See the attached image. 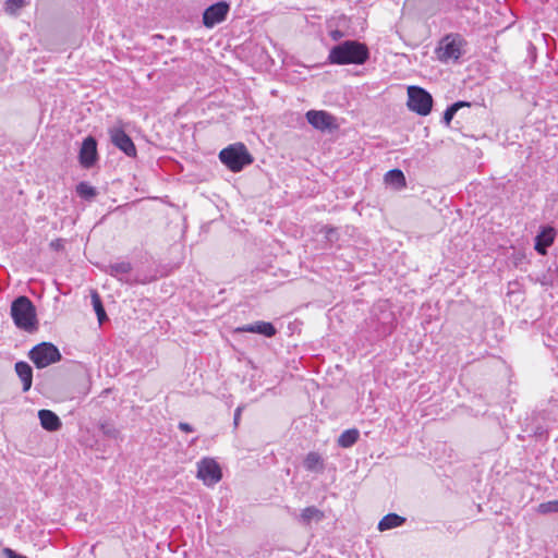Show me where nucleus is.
Here are the masks:
<instances>
[{
    "instance_id": "nucleus-1",
    "label": "nucleus",
    "mask_w": 558,
    "mask_h": 558,
    "mask_svg": "<svg viewBox=\"0 0 558 558\" xmlns=\"http://www.w3.org/2000/svg\"><path fill=\"white\" fill-rule=\"evenodd\" d=\"M369 57L365 44L356 40H345L329 50L328 62L331 64H364Z\"/></svg>"
},
{
    "instance_id": "nucleus-2",
    "label": "nucleus",
    "mask_w": 558,
    "mask_h": 558,
    "mask_svg": "<svg viewBox=\"0 0 558 558\" xmlns=\"http://www.w3.org/2000/svg\"><path fill=\"white\" fill-rule=\"evenodd\" d=\"M11 316L17 328L27 332L37 329L36 308L27 296H19L12 302Z\"/></svg>"
},
{
    "instance_id": "nucleus-3",
    "label": "nucleus",
    "mask_w": 558,
    "mask_h": 558,
    "mask_svg": "<svg viewBox=\"0 0 558 558\" xmlns=\"http://www.w3.org/2000/svg\"><path fill=\"white\" fill-rule=\"evenodd\" d=\"M220 161L233 172L241 171L253 162V157L244 144L238 143L223 148L219 153Z\"/></svg>"
},
{
    "instance_id": "nucleus-4",
    "label": "nucleus",
    "mask_w": 558,
    "mask_h": 558,
    "mask_svg": "<svg viewBox=\"0 0 558 558\" xmlns=\"http://www.w3.org/2000/svg\"><path fill=\"white\" fill-rule=\"evenodd\" d=\"M465 40L459 34H449L445 36L436 49L437 58L441 62L458 61L464 52Z\"/></svg>"
},
{
    "instance_id": "nucleus-5",
    "label": "nucleus",
    "mask_w": 558,
    "mask_h": 558,
    "mask_svg": "<svg viewBox=\"0 0 558 558\" xmlns=\"http://www.w3.org/2000/svg\"><path fill=\"white\" fill-rule=\"evenodd\" d=\"M37 368H45L61 360L59 349L50 342H41L35 345L28 353Z\"/></svg>"
},
{
    "instance_id": "nucleus-6",
    "label": "nucleus",
    "mask_w": 558,
    "mask_h": 558,
    "mask_svg": "<svg viewBox=\"0 0 558 558\" xmlns=\"http://www.w3.org/2000/svg\"><path fill=\"white\" fill-rule=\"evenodd\" d=\"M433 106V98L429 93L417 86H410L408 88V107L410 110L421 114L427 116Z\"/></svg>"
},
{
    "instance_id": "nucleus-7",
    "label": "nucleus",
    "mask_w": 558,
    "mask_h": 558,
    "mask_svg": "<svg viewBox=\"0 0 558 558\" xmlns=\"http://www.w3.org/2000/svg\"><path fill=\"white\" fill-rule=\"evenodd\" d=\"M196 476L204 485L210 487L221 480L222 472L219 464L213 458H203L197 462Z\"/></svg>"
},
{
    "instance_id": "nucleus-8",
    "label": "nucleus",
    "mask_w": 558,
    "mask_h": 558,
    "mask_svg": "<svg viewBox=\"0 0 558 558\" xmlns=\"http://www.w3.org/2000/svg\"><path fill=\"white\" fill-rule=\"evenodd\" d=\"M109 135L112 144L122 150L129 157L136 155V148L131 137L120 126H112L109 129Z\"/></svg>"
},
{
    "instance_id": "nucleus-9",
    "label": "nucleus",
    "mask_w": 558,
    "mask_h": 558,
    "mask_svg": "<svg viewBox=\"0 0 558 558\" xmlns=\"http://www.w3.org/2000/svg\"><path fill=\"white\" fill-rule=\"evenodd\" d=\"M229 12V4L227 2H217L208 7L203 14V23L207 28H211L215 25L226 20Z\"/></svg>"
},
{
    "instance_id": "nucleus-10",
    "label": "nucleus",
    "mask_w": 558,
    "mask_h": 558,
    "mask_svg": "<svg viewBox=\"0 0 558 558\" xmlns=\"http://www.w3.org/2000/svg\"><path fill=\"white\" fill-rule=\"evenodd\" d=\"M307 122L315 129L325 131L333 125L335 119L323 110H310L306 112Z\"/></svg>"
},
{
    "instance_id": "nucleus-11",
    "label": "nucleus",
    "mask_w": 558,
    "mask_h": 558,
    "mask_svg": "<svg viewBox=\"0 0 558 558\" xmlns=\"http://www.w3.org/2000/svg\"><path fill=\"white\" fill-rule=\"evenodd\" d=\"M97 159V143L94 137L88 136L83 141L80 150V162L83 167H92Z\"/></svg>"
},
{
    "instance_id": "nucleus-12",
    "label": "nucleus",
    "mask_w": 558,
    "mask_h": 558,
    "mask_svg": "<svg viewBox=\"0 0 558 558\" xmlns=\"http://www.w3.org/2000/svg\"><path fill=\"white\" fill-rule=\"evenodd\" d=\"M236 332H253L259 333L265 337H274L277 332L275 326L271 323L258 320L253 324H247L242 327H238Z\"/></svg>"
},
{
    "instance_id": "nucleus-13",
    "label": "nucleus",
    "mask_w": 558,
    "mask_h": 558,
    "mask_svg": "<svg viewBox=\"0 0 558 558\" xmlns=\"http://www.w3.org/2000/svg\"><path fill=\"white\" fill-rule=\"evenodd\" d=\"M38 417L41 427L48 432H56L62 425L59 416L50 410H39Z\"/></svg>"
},
{
    "instance_id": "nucleus-14",
    "label": "nucleus",
    "mask_w": 558,
    "mask_h": 558,
    "mask_svg": "<svg viewBox=\"0 0 558 558\" xmlns=\"http://www.w3.org/2000/svg\"><path fill=\"white\" fill-rule=\"evenodd\" d=\"M555 241V231L553 228H544L535 238V250L537 253L545 255L547 247Z\"/></svg>"
},
{
    "instance_id": "nucleus-15",
    "label": "nucleus",
    "mask_w": 558,
    "mask_h": 558,
    "mask_svg": "<svg viewBox=\"0 0 558 558\" xmlns=\"http://www.w3.org/2000/svg\"><path fill=\"white\" fill-rule=\"evenodd\" d=\"M15 372L23 384V391L31 389L33 383V369L26 362L20 361L15 363Z\"/></svg>"
},
{
    "instance_id": "nucleus-16",
    "label": "nucleus",
    "mask_w": 558,
    "mask_h": 558,
    "mask_svg": "<svg viewBox=\"0 0 558 558\" xmlns=\"http://www.w3.org/2000/svg\"><path fill=\"white\" fill-rule=\"evenodd\" d=\"M303 465L308 472L323 473L325 470V460L318 452L311 451L306 454Z\"/></svg>"
},
{
    "instance_id": "nucleus-17",
    "label": "nucleus",
    "mask_w": 558,
    "mask_h": 558,
    "mask_svg": "<svg viewBox=\"0 0 558 558\" xmlns=\"http://www.w3.org/2000/svg\"><path fill=\"white\" fill-rule=\"evenodd\" d=\"M324 518V512L314 506L306 507L300 514V521L305 525H310L312 522H320Z\"/></svg>"
},
{
    "instance_id": "nucleus-18",
    "label": "nucleus",
    "mask_w": 558,
    "mask_h": 558,
    "mask_svg": "<svg viewBox=\"0 0 558 558\" xmlns=\"http://www.w3.org/2000/svg\"><path fill=\"white\" fill-rule=\"evenodd\" d=\"M405 522V518L400 517L397 513H389L385 515L378 523V530L380 532L388 531L398 526H401Z\"/></svg>"
},
{
    "instance_id": "nucleus-19",
    "label": "nucleus",
    "mask_w": 558,
    "mask_h": 558,
    "mask_svg": "<svg viewBox=\"0 0 558 558\" xmlns=\"http://www.w3.org/2000/svg\"><path fill=\"white\" fill-rule=\"evenodd\" d=\"M131 269L132 267L130 263L120 262L109 266V274L119 279L120 281L129 282L128 276Z\"/></svg>"
},
{
    "instance_id": "nucleus-20",
    "label": "nucleus",
    "mask_w": 558,
    "mask_h": 558,
    "mask_svg": "<svg viewBox=\"0 0 558 558\" xmlns=\"http://www.w3.org/2000/svg\"><path fill=\"white\" fill-rule=\"evenodd\" d=\"M385 182L397 189H401L405 185V177L401 170L392 169L385 174Z\"/></svg>"
},
{
    "instance_id": "nucleus-21",
    "label": "nucleus",
    "mask_w": 558,
    "mask_h": 558,
    "mask_svg": "<svg viewBox=\"0 0 558 558\" xmlns=\"http://www.w3.org/2000/svg\"><path fill=\"white\" fill-rule=\"evenodd\" d=\"M360 433L356 428L347 429L338 438V445L342 448L352 447L359 439Z\"/></svg>"
},
{
    "instance_id": "nucleus-22",
    "label": "nucleus",
    "mask_w": 558,
    "mask_h": 558,
    "mask_svg": "<svg viewBox=\"0 0 558 558\" xmlns=\"http://www.w3.org/2000/svg\"><path fill=\"white\" fill-rule=\"evenodd\" d=\"M92 302H93V306H94V310H95V312L97 314L99 323H102L104 319L106 318V312H105L104 306L101 304L100 298H99V295L97 293H93Z\"/></svg>"
},
{
    "instance_id": "nucleus-23",
    "label": "nucleus",
    "mask_w": 558,
    "mask_h": 558,
    "mask_svg": "<svg viewBox=\"0 0 558 558\" xmlns=\"http://www.w3.org/2000/svg\"><path fill=\"white\" fill-rule=\"evenodd\" d=\"M537 512L542 514L558 512V500H550L539 504L537 506Z\"/></svg>"
},
{
    "instance_id": "nucleus-24",
    "label": "nucleus",
    "mask_w": 558,
    "mask_h": 558,
    "mask_svg": "<svg viewBox=\"0 0 558 558\" xmlns=\"http://www.w3.org/2000/svg\"><path fill=\"white\" fill-rule=\"evenodd\" d=\"M462 106H464V102H456L446 109V111L444 113V121L446 124H449L451 122L454 114L457 113L459 108H461Z\"/></svg>"
},
{
    "instance_id": "nucleus-25",
    "label": "nucleus",
    "mask_w": 558,
    "mask_h": 558,
    "mask_svg": "<svg viewBox=\"0 0 558 558\" xmlns=\"http://www.w3.org/2000/svg\"><path fill=\"white\" fill-rule=\"evenodd\" d=\"M76 191L80 196L85 198L93 197L96 194L95 189L87 183H80L76 187Z\"/></svg>"
},
{
    "instance_id": "nucleus-26",
    "label": "nucleus",
    "mask_w": 558,
    "mask_h": 558,
    "mask_svg": "<svg viewBox=\"0 0 558 558\" xmlns=\"http://www.w3.org/2000/svg\"><path fill=\"white\" fill-rule=\"evenodd\" d=\"M24 5L23 0H8L5 3V11L13 14Z\"/></svg>"
},
{
    "instance_id": "nucleus-27",
    "label": "nucleus",
    "mask_w": 558,
    "mask_h": 558,
    "mask_svg": "<svg viewBox=\"0 0 558 558\" xmlns=\"http://www.w3.org/2000/svg\"><path fill=\"white\" fill-rule=\"evenodd\" d=\"M3 554L5 555L7 558H27L26 556H23V555H20V554H16L13 549L11 548H4L3 549Z\"/></svg>"
},
{
    "instance_id": "nucleus-28",
    "label": "nucleus",
    "mask_w": 558,
    "mask_h": 558,
    "mask_svg": "<svg viewBox=\"0 0 558 558\" xmlns=\"http://www.w3.org/2000/svg\"><path fill=\"white\" fill-rule=\"evenodd\" d=\"M179 428H180L181 430H183V432H186V433H191V432H193V427H192L190 424L184 423V422H181V423L179 424Z\"/></svg>"
},
{
    "instance_id": "nucleus-29",
    "label": "nucleus",
    "mask_w": 558,
    "mask_h": 558,
    "mask_svg": "<svg viewBox=\"0 0 558 558\" xmlns=\"http://www.w3.org/2000/svg\"><path fill=\"white\" fill-rule=\"evenodd\" d=\"M242 407H238L234 412V425L238 426L241 417Z\"/></svg>"
}]
</instances>
